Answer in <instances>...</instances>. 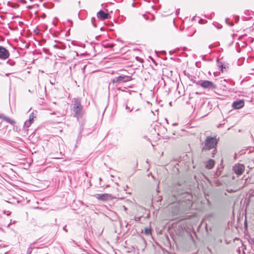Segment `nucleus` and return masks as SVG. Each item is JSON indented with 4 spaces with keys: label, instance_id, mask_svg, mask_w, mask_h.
<instances>
[{
    "label": "nucleus",
    "instance_id": "14",
    "mask_svg": "<svg viewBox=\"0 0 254 254\" xmlns=\"http://www.w3.org/2000/svg\"><path fill=\"white\" fill-rule=\"evenodd\" d=\"M4 120L7 123H8L10 124L11 125H14L15 124V121L9 118L6 117V116L4 118Z\"/></svg>",
    "mask_w": 254,
    "mask_h": 254
},
{
    "label": "nucleus",
    "instance_id": "15",
    "mask_svg": "<svg viewBox=\"0 0 254 254\" xmlns=\"http://www.w3.org/2000/svg\"><path fill=\"white\" fill-rule=\"evenodd\" d=\"M134 108L133 107H130L128 106V104L126 105V109L127 110L128 113H130L133 110Z\"/></svg>",
    "mask_w": 254,
    "mask_h": 254
},
{
    "label": "nucleus",
    "instance_id": "28",
    "mask_svg": "<svg viewBox=\"0 0 254 254\" xmlns=\"http://www.w3.org/2000/svg\"><path fill=\"white\" fill-rule=\"evenodd\" d=\"M138 110H139V109H138V108H137V109H136V111H138Z\"/></svg>",
    "mask_w": 254,
    "mask_h": 254
},
{
    "label": "nucleus",
    "instance_id": "18",
    "mask_svg": "<svg viewBox=\"0 0 254 254\" xmlns=\"http://www.w3.org/2000/svg\"><path fill=\"white\" fill-rule=\"evenodd\" d=\"M113 46L114 45L111 44H107L106 45H104V47L106 48H113Z\"/></svg>",
    "mask_w": 254,
    "mask_h": 254
},
{
    "label": "nucleus",
    "instance_id": "24",
    "mask_svg": "<svg viewBox=\"0 0 254 254\" xmlns=\"http://www.w3.org/2000/svg\"><path fill=\"white\" fill-rule=\"evenodd\" d=\"M252 242H253V244H254V238L252 239Z\"/></svg>",
    "mask_w": 254,
    "mask_h": 254
},
{
    "label": "nucleus",
    "instance_id": "12",
    "mask_svg": "<svg viewBox=\"0 0 254 254\" xmlns=\"http://www.w3.org/2000/svg\"><path fill=\"white\" fill-rule=\"evenodd\" d=\"M43 6L48 9L52 8L54 6V4L52 2L50 1H48L47 2H45L42 3Z\"/></svg>",
    "mask_w": 254,
    "mask_h": 254
},
{
    "label": "nucleus",
    "instance_id": "3",
    "mask_svg": "<svg viewBox=\"0 0 254 254\" xmlns=\"http://www.w3.org/2000/svg\"><path fill=\"white\" fill-rule=\"evenodd\" d=\"M196 84L200 85L204 89L208 90H213L217 88V86L215 84L208 80H201L196 82Z\"/></svg>",
    "mask_w": 254,
    "mask_h": 254
},
{
    "label": "nucleus",
    "instance_id": "26",
    "mask_svg": "<svg viewBox=\"0 0 254 254\" xmlns=\"http://www.w3.org/2000/svg\"><path fill=\"white\" fill-rule=\"evenodd\" d=\"M124 209H125V210H126V209H127V208H126L125 206H124Z\"/></svg>",
    "mask_w": 254,
    "mask_h": 254
},
{
    "label": "nucleus",
    "instance_id": "5",
    "mask_svg": "<svg viewBox=\"0 0 254 254\" xmlns=\"http://www.w3.org/2000/svg\"><path fill=\"white\" fill-rule=\"evenodd\" d=\"M244 170L245 166L244 165L241 164H235L233 167V171L238 176L242 175L244 172Z\"/></svg>",
    "mask_w": 254,
    "mask_h": 254
},
{
    "label": "nucleus",
    "instance_id": "19",
    "mask_svg": "<svg viewBox=\"0 0 254 254\" xmlns=\"http://www.w3.org/2000/svg\"><path fill=\"white\" fill-rule=\"evenodd\" d=\"M228 19H226V22L228 25H230L231 26H233V25H234L233 23V22L229 23V22H228Z\"/></svg>",
    "mask_w": 254,
    "mask_h": 254
},
{
    "label": "nucleus",
    "instance_id": "1",
    "mask_svg": "<svg viewBox=\"0 0 254 254\" xmlns=\"http://www.w3.org/2000/svg\"><path fill=\"white\" fill-rule=\"evenodd\" d=\"M218 142V139L216 137L207 136L202 143V151L207 152V151L212 150L211 157H214L217 152L216 146Z\"/></svg>",
    "mask_w": 254,
    "mask_h": 254
},
{
    "label": "nucleus",
    "instance_id": "16",
    "mask_svg": "<svg viewBox=\"0 0 254 254\" xmlns=\"http://www.w3.org/2000/svg\"><path fill=\"white\" fill-rule=\"evenodd\" d=\"M144 233L146 235H149L151 233V230L150 228H146L144 230Z\"/></svg>",
    "mask_w": 254,
    "mask_h": 254
},
{
    "label": "nucleus",
    "instance_id": "13",
    "mask_svg": "<svg viewBox=\"0 0 254 254\" xmlns=\"http://www.w3.org/2000/svg\"><path fill=\"white\" fill-rule=\"evenodd\" d=\"M6 3L8 6L13 8H16L18 6L17 3L12 2L11 1H7Z\"/></svg>",
    "mask_w": 254,
    "mask_h": 254
},
{
    "label": "nucleus",
    "instance_id": "2",
    "mask_svg": "<svg viewBox=\"0 0 254 254\" xmlns=\"http://www.w3.org/2000/svg\"><path fill=\"white\" fill-rule=\"evenodd\" d=\"M72 111L74 112V117L78 118L82 115L83 107L81 104V100L79 98H74L72 101Z\"/></svg>",
    "mask_w": 254,
    "mask_h": 254
},
{
    "label": "nucleus",
    "instance_id": "7",
    "mask_svg": "<svg viewBox=\"0 0 254 254\" xmlns=\"http://www.w3.org/2000/svg\"><path fill=\"white\" fill-rule=\"evenodd\" d=\"M9 57L8 51L2 46H0V59L6 60Z\"/></svg>",
    "mask_w": 254,
    "mask_h": 254
},
{
    "label": "nucleus",
    "instance_id": "27",
    "mask_svg": "<svg viewBox=\"0 0 254 254\" xmlns=\"http://www.w3.org/2000/svg\"><path fill=\"white\" fill-rule=\"evenodd\" d=\"M22 2H23V3H25L26 2L25 0H24V1H21Z\"/></svg>",
    "mask_w": 254,
    "mask_h": 254
},
{
    "label": "nucleus",
    "instance_id": "11",
    "mask_svg": "<svg viewBox=\"0 0 254 254\" xmlns=\"http://www.w3.org/2000/svg\"><path fill=\"white\" fill-rule=\"evenodd\" d=\"M215 164V161L211 159H210L205 164V168L207 169H212Z\"/></svg>",
    "mask_w": 254,
    "mask_h": 254
},
{
    "label": "nucleus",
    "instance_id": "17",
    "mask_svg": "<svg viewBox=\"0 0 254 254\" xmlns=\"http://www.w3.org/2000/svg\"><path fill=\"white\" fill-rule=\"evenodd\" d=\"M7 63L10 65H13L15 64V62L11 60L7 61Z\"/></svg>",
    "mask_w": 254,
    "mask_h": 254
},
{
    "label": "nucleus",
    "instance_id": "9",
    "mask_svg": "<svg viewBox=\"0 0 254 254\" xmlns=\"http://www.w3.org/2000/svg\"><path fill=\"white\" fill-rule=\"evenodd\" d=\"M244 106V102L243 100H237L232 104V107L235 109H239L243 108Z\"/></svg>",
    "mask_w": 254,
    "mask_h": 254
},
{
    "label": "nucleus",
    "instance_id": "29",
    "mask_svg": "<svg viewBox=\"0 0 254 254\" xmlns=\"http://www.w3.org/2000/svg\"><path fill=\"white\" fill-rule=\"evenodd\" d=\"M134 3H132V6H134Z\"/></svg>",
    "mask_w": 254,
    "mask_h": 254
},
{
    "label": "nucleus",
    "instance_id": "10",
    "mask_svg": "<svg viewBox=\"0 0 254 254\" xmlns=\"http://www.w3.org/2000/svg\"><path fill=\"white\" fill-rule=\"evenodd\" d=\"M95 196L97 199H98L99 200H101L102 201H105L108 199L109 195L107 193H104V194H97L95 195Z\"/></svg>",
    "mask_w": 254,
    "mask_h": 254
},
{
    "label": "nucleus",
    "instance_id": "20",
    "mask_svg": "<svg viewBox=\"0 0 254 254\" xmlns=\"http://www.w3.org/2000/svg\"><path fill=\"white\" fill-rule=\"evenodd\" d=\"M6 117V116L4 114H0V118L4 120V118Z\"/></svg>",
    "mask_w": 254,
    "mask_h": 254
},
{
    "label": "nucleus",
    "instance_id": "4",
    "mask_svg": "<svg viewBox=\"0 0 254 254\" xmlns=\"http://www.w3.org/2000/svg\"><path fill=\"white\" fill-rule=\"evenodd\" d=\"M131 79V78L129 76L121 75V76L114 78L112 79V82L114 83L126 82L130 81Z\"/></svg>",
    "mask_w": 254,
    "mask_h": 254
},
{
    "label": "nucleus",
    "instance_id": "22",
    "mask_svg": "<svg viewBox=\"0 0 254 254\" xmlns=\"http://www.w3.org/2000/svg\"><path fill=\"white\" fill-rule=\"evenodd\" d=\"M180 13V9H178L176 10V14L178 15Z\"/></svg>",
    "mask_w": 254,
    "mask_h": 254
},
{
    "label": "nucleus",
    "instance_id": "8",
    "mask_svg": "<svg viewBox=\"0 0 254 254\" xmlns=\"http://www.w3.org/2000/svg\"><path fill=\"white\" fill-rule=\"evenodd\" d=\"M97 17L102 20L108 19L110 18V15L108 13L105 12L103 10H100L97 13Z\"/></svg>",
    "mask_w": 254,
    "mask_h": 254
},
{
    "label": "nucleus",
    "instance_id": "6",
    "mask_svg": "<svg viewBox=\"0 0 254 254\" xmlns=\"http://www.w3.org/2000/svg\"><path fill=\"white\" fill-rule=\"evenodd\" d=\"M36 116L33 113L30 114L29 119L26 121L24 123L23 128L25 129H27V128L31 126V125L34 122V119L36 118Z\"/></svg>",
    "mask_w": 254,
    "mask_h": 254
},
{
    "label": "nucleus",
    "instance_id": "21",
    "mask_svg": "<svg viewBox=\"0 0 254 254\" xmlns=\"http://www.w3.org/2000/svg\"><path fill=\"white\" fill-rule=\"evenodd\" d=\"M140 219V217H135L134 220L136 221H139Z\"/></svg>",
    "mask_w": 254,
    "mask_h": 254
},
{
    "label": "nucleus",
    "instance_id": "23",
    "mask_svg": "<svg viewBox=\"0 0 254 254\" xmlns=\"http://www.w3.org/2000/svg\"><path fill=\"white\" fill-rule=\"evenodd\" d=\"M68 21L70 22L71 24L72 23V22L70 20H68Z\"/></svg>",
    "mask_w": 254,
    "mask_h": 254
},
{
    "label": "nucleus",
    "instance_id": "25",
    "mask_svg": "<svg viewBox=\"0 0 254 254\" xmlns=\"http://www.w3.org/2000/svg\"><path fill=\"white\" fill-rule=\"evenodd\" d=\"M64 230H65L66 232L67 231V230L65 229V226H64V228H63Z\"/></svg>",
    "mask_w": 254,
    "mask_h": 254
}]
</instances>
